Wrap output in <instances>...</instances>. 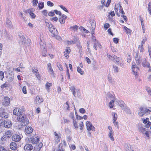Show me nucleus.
I'll list each match as a JSON object with an SVG mask.
<instances>
[{
    "label": "nucleus",
    "mask_w": 151,
    "mask_h": 151,
    "mask_svg": "<svg viewBox=\"0 0 151 151\" xmlns=\"http://www.w3.org/2000/svg\"><path fill=\"white\" fill-rule=\"evenodd\" d=\"M17 119L18 121L22 122V125L25 126L29 123L28 119L26 118V116L25 114H19L16 115Z\"/></svg>",
    "instance_id": "nucleus-1"
},
{
    "label": "nucleus",
    "mask_w": 151,
    "mask_h": 151,
    "mask_svg": "<svg viewBox=\"0 0 151 151\" xmlns=\"http://www.w3.org/2000/svg\"><path fill=\"white\" fill-rule=\"evenodd\" d=\"M116 102L118 104L119 106L122 107V109L124 110L126 112L129 113L130 112L129 108L126 106L124 101L117 100L116 101Z\"/></svg>",
    "instance_id": "nucleus-2"
},
{
    "label": "nucleus",
    "mask_w": 151,
    "mask_h": 151,
    "mask_svg": "<svg viewBox=\"0 0 151 151\" xmlns=\"http://www.w3.org/2000/svg\"><path fill=\"white\" fill-rule=\"evenodd\" d=\"M47 25L48 26L50 32L55 36L58 34V32L56 29L51 23H47Z\"/></svg>",
    "instance_id": "nucleus-3"
},
{
    "label": "nucleus",
    "mask_w": 151,
    "mask_h": 151,
    "mask_svg": "<svg viewBox=\"0 0 151 151\" xmlns=\"http://www.w3.org/2000/svg\"><path fill=\"white\" fill-rule=\"evenodd\" d=\"M107 56L109 60L112 61L115 63L119 64L120 63L119 58L116 55L111 56L107 54Z\"/></svg>",
    "instance_id": "nucleus-4"
},
{
    "label": "nucleus",
    "mask_w": 151,
    "mask_h": 151,
    "mask_svg": "<svg viewBox=\"0 0 151 151\" xmlns=\"http://www.w3.org/2000/svg\"><path fill=\"white\" fill-rule=\"evenodd\" d=\"M132 71L133 72V74L135 75L136 78H137L138 75L139 68L138 67L135 63L134 62L132 63Z\"/></svg>",
    "instance_id": "nucleus-5"
},
{
    "label": "nucleus",
    "mask_w": 151,
    "mask_h": 151,
    "mask_svg": "<svg viewBox=\"0 0 151 151\" xmlns=\"http://www.w3.org/2000/svg\"><path fill=\"white\" fill-rule=\"evenodd\" d=\"M139 110L141 113H150L151 112V108L147 107L145 106L140 107Z\"/></svg>",
    "instance_id": "nucleus-6"
},
{
    "label": "nucleus",
    "mask_w": 151,
    "mask_h": 151,
    "mask_svg": "<svg viewBox=\"0 0 151 151\" xmlns=\"http://www.w3.org/2000/svg\"><path fill=\"white\" fill-rule=\"evenodd\" d=\"M32 71L33 74H35L38 79L40 80L41 79V76L39 74L37 68L33 67L32 69Z\"/></svg>",
    "instance_id": "nucleus-7"
},
{
    "label": "nucleus",
    "mask_w": 151,
    "mask_h": 151,
    "mask_svg": "<svg viewBox=\"0 0 151 151\" xmlns=\"http://www.w3.org/2000/svg\"><path fill=\"white\" fill-rule=\"evenodd\" d=\"M87 129L88 131L92 130L93 131H95V128L93 126L90 122L89 121H87L86 122Z\"/></svg>",
    "instance_id": "nucleus-8"
},
{
    "label": "nucleus",
    "mask_w": 151,
    "mask_h": 151,
    "mask_svg": "<svg viewBox=\"0 0 151 151\" xmlns=\"http://www.w3.org/2000/svg\"><path fill=\"white\" fill-rule=\"evenodd\" d=\"M39 140V137H37L36 136H34L29 139V141L33 144H37Z\"/></svg>",
    "instance_id": "nucleus-9"
},
{
    "label": "nucleus",
    "mask_w": 151,
    "mask_h": 151,
    "mask_svg": "<svg viewBox=\"0 0 151 151\" xmlns=\"http://www.w3.org/2000/svg\"><path fill=\"white\" fill-rule=\"evenodd\" d=\"M47 69L51 76L53 77H54V73L53 71V69L52 67L51 64L50 63H49L47 64Z\"/></svg>",
    "instance_id": "nucleus-10"
},
{
    "label": "nucleus",
    "mask_w": 151,
    "mask_h": 151,
    "mask_svg": "<svg viewBox=\"0 0 151 151\" xmlns=\"http://www.w3.org/2000/svg\"><path fill=\"white\" fill-rule=\"evenodd\" d=\"M10 102V99L8 97H5L2 103L4 106H7L9 105Z\"/></svg>",
    "instance_id": "nucleus-11"
},
{
    "label": "nucleus",
    "mask_w": 151,
    "mask_h": 151,
    "mask_svg": "<svg viewBox=\"0 0 151 151\" xmlns=\"http://www.w3.org/2000/svg\"><path fill=\"white\" fill-rule=\"evenodd\" d=\"M143 122L145 124V127L147 128H149L151 124V122L149 121V119L146 118L145 119H142Z\"/></svg>",
    "instance_id": "nucleus-12"
},
{
    "label": "nucleus",
    "mask_w": 151,
    "mask_h": 151,
    "mask_svg": "<svg viewBox=\"0 0 151 151\" xmlns=\"http://www.w3.org/2000/svg\"><path fill=\"white\" fill-rule=\"evenodd\" d=\"M43 144L42 142L37 144L34 147L33 151H40L41 148L42 147Z\"/></svg>",
    "instance_id": "nucleus-13"
},
{
    "label": "nucleus",
    "mask_w": 151,
    "mask_h": 151,
    "mask_svg": "<svg viewBox=\"0 0 151 151\" xmlns=\"http://www.w3.org/2000/svg\"><path fill=\"white\" fill-rule=\"evenodd\" d=\"M90 23L91 26L92 33V34H94V30L96 27L95 21L94 20H91Z\"/></svg>",
    "instance_id": "nucleus-14"
},
{
    "label": "nucleus",
    "mask_w": 151,
    "mask_h": 151,
    "mask_svg": "<svg viewBox=\"0 0 151 151\" xmlns=\"http://www.w3.org/2000/svg\"><path fill=\"white\" fill-rule=\"evenodd\" d=\"M12 140L15 142H19L21 139V137L17 134H14L12 137Z\"/></svg>",
    "instance_id": "nucleus-15"
},
{
    "label": "nucleus",
    "mask_w": 151,
    "mask_h": 151,
    "mask_svg": "<svg viewBox=\"0 0 151 151\" xmlns=\"http://www.w3.org/2000/svg\"><path fill=\"white\" fill-rule=\"evenodd\" d=\"M135 60L136 63L138 65H140L141 61V57L139 55L138 53L137 52L135 56Z\"/></svg>",
    "instance_id": "nucleus-16"
},
{
    "label": "nucleus",
    "mask_w": 151,
    "mask_h": 151,
    "mask_svg": "<svg viewBox=\"0 0 151 151\" xmlns=\"http://www.w3.org/2000/svg\"><path fill=\"white\" fill-rule=\"evenodd\" d=\"M33 131V129L30 127H26L25 129V134H27L32 133Z\"/></svg>",
    "instance_id": "nucleus-17"
},
{
    "label": "nucleus",
    "mask_w": 151,
    "mask_h": 151,
    "mask_svg": "<svg viewBox=\"0 0 151 151\" xmlns=\"http://www.w3.org/2000/svg\"><path fill=\"white\" fill-rule=\"evenodd\" d=\"M33 149V146L30 144L26 145L24 147V149L25 151H30Z\"/></svg>",
    "instance_id": "nucleus-18"
},
{
    "label": "nucleus",
    "mask_w": 151,
    "mask_h": 151,
    "mask_svg": "<svg viewBox=\"0 0 151 151\" xmlns=\"http://www.w3.org/2000/svg\"><path fill=\"white\" fill-rule=\"evenodd\" d=\"M55 139L56 142L58 143L60 141L61 138V135L60 133H57L56 132H54Z\"/></svg>",
    "instance_id": "nucleus-19"
},
{
    "label": "nucleus",
    "mask_w": 151,
    "mask_h": 151,
    "mask_svg": "<svg viewBox=\"0 0 151 151\" xmlns=\"http://www.w3.org/2000/svg\"><path fill=\"white\" fill-rule=\"evenodd\" d=\"M4 125L5 127L9 128L12 126V122L11 121L9 120L6 121L4 122Z\"/></svg>",
    "instance_id": "nucleus-20"
},
{
    "label": "nucleus",
    "mask_w": 151,
    "mask_h": 151,
    "mask_svg": "<svg viewBox=\"0 0 151 151\" xmlns=\"http://www.w3.org/2000/svg\"><path fill=\"white\" fill-rule=\"evenodd\" d=\"M43 101V99L42 98L40 97L39 96H37L36 98L35 101L37 104H40Z\"/></svg>",
    "instance_id": "nucleus-21"
},
{
    "label": "nucleus",
    "mask_w": 151,
    "mask_h": 151,
    "mask_svg": "<svg viewBox=\"0 0 151 151\" xmlns=\"http://www.w3.org/2000/svg\"><path fill=\"white\" fill-rule=\"evenodd\" d=\"M17 147V145L15 142H12L10 144V148L13 150H16Z\"/></svg>",
    "instance_id": "nucleus-22"
},
{
    "label": "nucleus",
    "mask_w": 151,
    "mask_h": 151,
    "mask_svg": "<svg viewBox=\"0 0 151 151\" xmlns=\"http://www.w3.org/2000/svg\"><path fill=\"white\" fill-rule=\"evenodd\" d=\"M142 66L144 67H150V63L147 62V60L146 59H144V60L142 63Z\"/></svg>",
    "instance_id": "nucleus-23"
},
{
    "label": "nucleus",
    "mask_w": 151,
    "mask_h": 151,
    "mask_svg": "<svg viewBox=\"0 0 151 151\" xmlns=\"http://www.w3.org/2000/svg\"><path fill=\"white\" fill-rule=\"evenodd\" d=\"M66 16L65 15H63L59 19V21L61 24H63L65 23Z\"/></svg>",
    "instance_id": "nucleus-24"
},
{
    "label": "nucleus",
    "mask_w": 151,
    "mask_h": 151,
    "mask_svg": "<svg viewBox=\"0 0 151 151\" xmlns=\"http://www.w3.org/2000/svg\"><path fill=\"white\" fill-rule=\"evenodd\" d=\"M12 131H8L5 132L4 137H10L12 136Z\"/></svg>",
    "instance_id": "nucleus-25"
},
{
    "label": "nucleus",
    "mask_w": 151,
    "mask_h": 151,
    "mask_svg": "<svg viewBox=\"0 0 151 151\" xmlns=\"http://www.w3.org/2000/svg\"><path fill=\"white\" fill-rule=\"evenodd\" d=\"M106 99L108 100H111L114 99V98L112 94H111L110 93H108L107 94Z\"/></svg>",
    "instance_id": "nucleus-26"
},
{
    "label": "nucleus",
    "mask_w": 151,
    "mask_h": 151,
    "mask_svg": "<svg viewBox=\"0 0 151 151\" xmlns=\"http://www.w3.org/2000/svg\"><path fill=\"white\" fill-rule=\"evenodd\" d=\"M35 11L34 9L33 8V9L30 12L29 14L32 19H35L36 17V15L33 12Z\"/></svg>",
    "instance_id": "nucleus-27"
},
{
    "label": "nucleus",
    "mask_w": 151,
    "mask_h": 151,
    "mask_svg": "<svg viewBox=\"0 0 151 151\" xmlns=\"http://www.w3.org/2000/svg\"><path fill=\"white\" fill-rule=\"evenodd\" d=\"M138 130L139 132L142 133L143 134H144V132L147 130L145 128H144L142 126L139 127Z\"/></svg>",
    "instance_id": "nucleus-28"
},
{
    "label": "nucleus",
    "mask_w": 151,
    "mask_h": 151,
    "mask_svg": "<svg viewBox=\"0 0 151 151\" xmlns=\"http://www.w3.org/2000/svg\"><path fill=\"white\" fill-rule=\"evenodd\" d=\"M47 52L45 48H43V49L41 50V55L43 57H45L47 54Z\"/></svg>",
    "instance_id": "nucleus-29"
},
{
    "label": "nucleus",
    "mask_w": 151,
    "mask_h": 151,
    "mask_svg": "<svg viewBox=\"0 0 151 151\" xmlns=\"http://www.w3.org/2000/svg\"><path fill=\"white\" fill-rule=\"evenodd\" d=\"M126 151H134L132 147L130 145H127L125 148Z\"/></svg>",
    "instance_id": "nucleus-30"
},
{
    "label": "nucleus",
    "mask_w": 151,
    "mask_h": 151,
    "mask_svg": "<svg viewBox=\"0 0 151 151\" xmlns=\"http://www.w3.org/2000/svg\"><path fill=\"white\" fill-rule=\"evenodd\" d=\"M108 79L109 83L112 84L114 83V81L113 79H112V77L110 74H109L108 75Z\"/></svg>",
    "instance_id": "nucleus-31"
},
{
    "label": "nucleus",
    "mask_w": 151,
    "mask_h": 151,
    "mask_svg": "<svg viewBox=\"0 0 151 151\" xmlns=\"http://www.w3.org/2000/svg\"><path fill=\"white\" fill-rule=\"evenodd\" d=\"M113 131H109L108 134V136L109 138H110L111 140L113 141H114V138L113 137Z\"/></svg>",
    "instance_id": "nucleus-32"
},
{
    "label": "nucleus",
    "mask_w": 151,
    "mask_h": 151,
    "mask_svg": "<svg viewBox=\"0 0 151 151\" xmlns=\"http://www.w3.org/2000/svg\"><path fill=\"white\" fill-rule=\"evenodd\" d=\"M114 101V99L111 100L109 103V106L110 108H112L113 107Z\"/></svg>",
    "instance_id": "nucleus-33"
},
{
    "label": "nucleus",
    "mask_w": 151,
    "mask_h": 151,
    "mask_svg": "<svg viewBox=\"0 0 151 151\" xmlns=\"http://www.w3.org/2000/svg\"><path fill=\"white\" fill-rule=\"evenodd\" d=\"M52 85V83L47 82L45 84V86L46 89L49 90L50 89V87Z\"/></svg>",
    "instance_id": "nucleus-34"
},
{
    "label": "nucleus",
    "mask_w": 151,
    "mask_h": 151,
    "mask_svg": "<svg viewBox=\"0 0 151 151\" xmlns=\"http://www.w3.org/2000/svg\"><path fill=\"white\" fill-rule=\"evenodd\" d=\"M77 70L78 72L81 75L83 74L84 73V72L79 67H77Z\"/></svg>",
    "instance_id": "nucleus-35"
},
{
    "label": "nucleus",
    "mask_w": 151,
    "mask_h": 151,
    "mask_svg": "<svg viewBox=\"0 0 151 151\" xmlns=\"http://www.w3.org/2000/svg\"><path fill=\"white\" fill-rule=\"evenodd\" d=\"M18 113H22L25 111L23 107H22L21 108H18Z\"/></svg>",
    "instance_id": "nucleus-36"
},
{
    "label": "nucleus",
    "mask_w": 151,
    "mask_h": 151,
    "mask_svg": "<svg viewBox=\"0 0 151 151\" xmlns=\"http://www.w3.org/2000/svg\"><path fill=\"white\" fill-rule=\"evenodd\" d=\"M40 44L41 48H45L46 45L44 41H40Z\"/></svg>",
    "instance_id": "nucleus-37"
},
{
    "label": "nucleus",
    "mask_w": 151,
    "mask_h": 151,
    "mask_svg": "<svg viewBox=\"0 0 151 151\" xmlns=\"http://www.w3.org/2000/svg\"><path fill=\"white\" fill-rule=\"evenodd\" d=\"M4 77V73L3 71H0V79L2 80Z\"/></svg>",
    "instance_id": "nucleus-38"
},
{
    "label": "nucleus",
    "mask_w": 151,
    "mask_h": 151,
    "mask_svg": "<svg viewBox=\"0 0 151 151\" xmlns=\"http://www.w3.org/2000/svg\"><path fill=\"white\" fill-rule=\"evenodd\" d=\"M76 41L75 40H71L70 41L67 40V45H70L74 44L76 43Z\"/></svg>",
    "instance_id": "nucleus-39"
},
{
    "label": "nucleus",
    "mask_w": 151,
    "mask_h": 151,
    "mask_svg": "<svg viewBox=\"0 0 151 151\" xmlns=\"http://www.w3.org/2000/svg\"><path fill=\"white\" fill-rule=\"evenodd\" d=\"M38 6L40 9H42L44 7V3L43 2L39 3L38 4Z\"/></svg>",
    "instance_id": "nucleus-40"
},
{
    "label": "nucleus",
    "mask_w": 151,
    "mask_h": 151,
    "mask_svg": "<svg viewBox=\"0 0 151 151\" xmlns=\"http://www.w3.org/2000/svg\"><path fill=\"white\" fill-rule=\"evenodd\" d=\"M22 91L23 93L24 94H26L27 93V88L26 86H24L22 89Z\"/></svg>",
    "instance_id": "nucleus-41"
},
{
    "label": "nucleus",
    "mask_w": 151,
    "mask_h": 151,
    "mask_svg": "<svg viewBox=\"0 0 151 151\" xmlns=\"http://www.w3.org/2000/svg\"><path fill=\"white\" fill-rule=\"evenodd\" d=\"M119 12H121L122 14H125V13L124 12L123 10V8L120 4H119Z\"/></svg>",
    "instance_id": "nucleus-42"
},
{
    "label": "nucleus",
    "mask_w": 151,
    "mask_h": 151,
    "mask_svg": "<svg viewBox=\"0 0 151 151\" xmlns=\"http://www.w3.org/2000/svg\"><path fill=\"white\" fill-rule=\"evenodd\" d=\"M144 134H145L146 136L148 138V139H149V138H150L149 133V132L148 131L146 130L144 132Z\"/></svg>",
    "instance_id": "nucleus-43"
},
{
    "label": "nucleus",
    "mask_w": 151,
    "mask_h": 151,
    "mask_svg": "<svg viewBox=\"0 0 151 151\" xmlns=\"http://www.w3.org/2000/svg\"><path fill=\"white\" fill-rule=\"evenodd\" d=\"M38 2L37 0H33L32 4L33 6H36L37 5Z\"/></svg>",
    "instance_id": "nucleus-44"
},
{
    "label": "nucleus",
    "mask_w": 151,
    "mask_h": 151,
    "mask_svg": "<svg viewBox=\"0 0 151 151\" xmlns=\"http://www.w3.org/2000/svg\"><path fill=\"white\" fill-rule=\"evenodd\" d=\"M57 65L60 70L61 71L63 70V67L62 65L60 63H58Z\"/></svg>",
    "instance_id": "nucleus-45"
},
{
    "label": "nucleus",
    "mask_w": 151,
    "mask_h": 151,
    "mask_svg": "<svg viewBox=\"0 0 151 151\" xmlns=\"http://www.w3.org/2000/svg\"><path fill=\"white\" fill-rule=\"evenodd\" d=\"M113 67L114 69V72L115 73L118 72V67L114 65L113 66Z\"/></svg>",
    "instance_id": "nucleus-46"
},
{
    "label": "nucleus",
    "mask_w": 151,
    "mask_h": 151,
    "mask_svg": "<svg viewBox=\"0 0 151 151\" xmlns=\"http://www.w3.org/2000/svg\"><path fill=\"white\" fill-rule=\"evenodd\" d=\"M0 117L6 119L8 118V116L5 114H0Z\"/></svg>",
    "instance_id": "nucleus-47"
},
{
    "label": "nucleus",
    "mask_w": 151,
    "mask_h": 151,
    "mask_svg": "<svg viewBox=\"0 0 151 151\" xmlns=\"http://www.w3.org/2000/svg\"><path fill=\"white\" fill-rule=\"evenodd\" d=\"M78 26L77 25L74 26L73 27H70V29H75L76 30H77Z\"/></svg>",
    "instance_id": "nucleus-48"
},
{
    "label": "nucleus",
    "mask_w": 151,
    "mask_h": 151,
    "mask_svg": "<svg viewBox=\"0 0 151 151\" xmlns=\"http://www.w3.org/2000/svg\"><path fill=\"white\" fill-rule=\"evenodd\" d=\"M47 4L48 6H52L54 5L53 3L50 1H48L47 2Z\"/></svg>",
    "instance_id": "nucleus-49"
},
{
    "label": "nucleus",
    "mask_w": 151,
    "mask_h": 151,
    "mask_svg": "<svg viewBox=\"0 0 151 151\" xmlns=\"http://www.w3.org/2000/svg\"><path fill=\"white\" fill-rule=\"evenodd\" d=\"M79 111L81 113H85L86 112V110L83 108L80 109Z\"/></svg>",
    "instance_id": "nucleus-50"
},
{
    "label": "nucleus",
    "mask_w": 151,
    "mask_h": 151,
    "mask_svg": "<svg viewBox=\"0 0 151 151\" xmlns=\"http://www.w3.org/2000/svg\"><path fill=\"white\" fill-rule=\"evenodd\" d=\"M33 9V8H30L27 10H26L24 11V12L26 14H27L28 13H29Z\"/></svg>",
    "instance_id": "nucleus-51"
},
{
    "label": "nucleus",
    "mask_w": 151,
    "mask_h": 151,
    "mask_svg": "<svg viewBox=\"0 0 151 151\" xmlns=\"http://www.w3.org/2000/svg\"><path fill=\"white\" fill-rule=\"evenodd\" d=\"M91 32V34H92V41L94 42H97V41L96 40V39L95 37L93 35V34H92V31Z\"/></svg>",
    "instance_id": "nucleus-52"
},
{
    "label": "nucleus",
    "mask_w": 151,
    "mask_h": 151,
    "mask_svg": "<svg viewBox=\"0 0 151 151\" xmlns=\"http://www.w3.org/2000/svg\"><path fill=\"white\" fill-rule=\"evenodd\" d=\"M139 50H140V51L141 52H142L143 51L144 48L143 47V46L139 45Z\"/></svg>",
    "instance_id": "nucleus-53"
},
{
    "label": "nucleus",
    "mask_w": 151,
    "mask_h": 151,
    "mask_svg": "<svg viewBox=\"0 0 151 151\" xmlns=\"http://www.w3.org/2000/svg\"><path fill=\"white\" fill-rule=\"evenodd\" d=\"M42 12L45 16H46L47 15V10H44L42 11Z\"/></svg>",
    "instance_id": "nucleus-54"
},
{
    "label": "nucleus",
    "mask_w": 151,
    "mask_h": 151,
    "mask_svg": "<svg viewBox=\"0 0 151 151\" xmlns=\"http://www.w3.org/2000/svg\"><path fill=\"white\" fill-rule=\"evenodd\" d=\"M50 20L52 21L57 22L58 20V18L57 17H55L50 19Z\"/></svg>",
    "instance_id": "nucleus-55"
},
{
    "label": "nucleus",
    "mask_w": 151,
    "mask_h": 151,
    "mask_svg": "<svg viewBox=\"0 0 151 151\" xmlns=\"http://www.w3.org/2000/svg\"><path fill=\"white\" fill-rule=\"evenodd\" d=\"M79 127H80V129L81 130L83 129V122H81L79 123Z\"/></svg>",
    "instance_id": "nucleus-56"
},
{
    "label": "nucleus",
    "mask_w": 151,
    "mask_h": 151,
    "mask_svg": "<svg viewBox=\"0 0 151 151\" xmlns=\"http://www.w3.org/2000/svg\"><path fill=\"white\" fill-rule=\"evenodd\" d=\"M54 12H55L56 14L59 15L60 16H61V12L57 10H54Z\"/></svg>",
    "instance_id": "nucleus-57"
},
{
    "label": "nucleus",
    "mask_w": 151,
    "mask_h": 151,
    "mask_svg": "<svg viewBox=\"0 0 151 151\" xmlns=\"http://www.w3.org/2000/svg\"><path fill=\"white\" fill-rule=\"evenodd\" d=\"M110 26L109 24L108 23H106L104 26V27L106 29H107Z\"/></svg>",
    "instance_id": "nucleus-58"
},
{
    "label": "nucleus",
    "mask_w": 151,
    "mask_h": 151,
    "mask_svg": "<svg viewBox=\"0 0 151 151\" xmlns=\"http://www.w3.org/2000/svg\"><path fill=\"white\" fill-rule=\"evenodd\" d=\"M147 40V38L146 37H145L143 39V40L141 42V45L142 46H143V45L144 44L145 42Z\"/></svg>",
    "instance_id": "nucleus-59"
},
{
    "label": "nucleus",
    "mask_w": 151,
    "mask_h": 151,
    "mask_svg": "<svg viewBox=\"0 0 151 151\" xmlns=\"http://www.w3.org/2000/svg\"><path fill=\"white\" fill-rule=\"evenodd\" d=\"M113 121H116V119L117 118V114H114V115H113Z\"/></svg>",
    "instance_id": "nucleus-60"
},
{
    "label": "nucleus",
    "mask_w": 151,
    "mask_h": 151,
    "mask_svg": "<svg viewBox=\"0 0 151 151\" xmlns=\"http://www.w3.org/2000/svg\"><path fill=\"white\" fill-rule=\"evenodd\" d=\"M111 2V0H108L107 1L106 4H105V6L107 7H108L109 6Z\"/></svg>",
    "instance_id": "nucleus-61"
},
{
    "label": "nucleus",
    "mask_w": 151,
    "mask_h": 151,
    "mask_svg": "<svg viewBox=\"0 0 151 151\" xmlns=\"http://www.w3.org/2000/svg\"><path fill=\"white\" fill-rule=\"evenodd\" d=\"M73 125L75 127V128L77 129L78 128V125L76 123V121H75L74 120L73 121Z\"/></svg>",
    "instance_id": "nucleus-62"
},
{
    "label": "nucleus",
    "mask_w": 151,
    "mask_h": 151,
    "mask_svg": "<svg viewBox=\"0 0 151 151\" xmlns=\"http://www.w3.org/2000/svg\"><path fill=\"white\" fill-rule=\"evenodd\" d=\"M148 11L150 12V11H151V2H150L148 4Z\"/></svg>",
    "instance_id": "nucleus-63"
},
{
    "label": "nucleus",
    "mask_w": 151,
    "mask_h": 151,
    "mask_svg": "<svg viewBox=\"0 0 151 151\" xmlns=\"http://www.w3.org/2000/svg\"><path fill=\"white\" fill-rule=\"evenodd\" d=\"M119 39L117 38H114L113 39L114 42L116 44H117L119 42Z\"/></svg>",
    "instance_id": "nucleus-64"
}]
</instances>
